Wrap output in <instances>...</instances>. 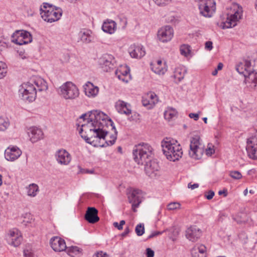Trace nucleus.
Instances as JSON below:
<instances>
[{"instance_id":"nucleus-34","label":"nucleus","mask_w":257,"mask_h":257,"mask_svg":"<svg viewBox=\"0 0 257 257\" xmlns=\"http://www.w3.org/2000/svg\"><path fill=\"white\" fill-rule=\"evenodd\" d=\"M177 112L174 109H168L164 112V117L166 119L170 120L175 117Z\"/></svg>"},{"instance_id":"nucleus-1","label":"nucleus","mask_w":257,"mask_h":257,"mask_svg":"<svg viewBox=\"0 0 257 257\" xmlns=\"http://www.w3.org/2000/svg\"><path fill=\"white\" fill-rule=\"evenodd\" d=\"M86 123L77 124L79 134L87 143L92 144L97 138L105 140V143L100 145L106 147L113 145L117 139V132L112 120L103 112L93 110L83 114L79 117Z\"/></svg>"},{"instance_id":"nucleus-59","label":"nucleus","mask_w":257,"mask_h":257,"mask_svg":"<svg viewBox=\"0 0 257 257\" xmlns=\"http://www.w3.org/2000/svg\"><path fill=\"white\" fill-rule=\"evenodd\" d=\"M130 232V230L129 229V227H127L126 228H125L124 229V232L121 234V235L122 236H126L127 234L129 233V232Z\"/></svg>"},{"instance_id":"nucleus-28","label":"nucleus","mask_w":257,"mask_h":257,"mask_svg":"<svg viewBox=\"0 0 257 257\" xmlns=\"http://www.w3.org/2000/svg\"><path fill=\"white\" fill-rule=\"evenodd\" d=\"M206 248L203 244H196L191 249L192 257H206Z\"/></svg>"},{"instance_id":"nucleus-18","label":"nucleus","mask_w":257,"mask_h":257,"mask_svg":"<svg viewBox=\"0 0 257 257\" xmlns=\"http://www.w3.org/2000/svg\"><path fill=\"white\" fill-rule=\"evenodd\" d=\"M202 231L196 226H191L186 231V236L192 242H196L200 237Z\"/></svg>"},{"instance_id":"nucleus-61","label":"nucleus","mask_w":257,"mask_h":257,"mask_svg":"<svg viewBox=\"0 0 257 257\" xmlns=\"http://www.w3.org/2000/svg\"><path fill=\"white\" fill-rule=\"evenodd\" d=\"M24 255L25 257H32V254L28 250H24Z\"/></svg>"},{"instance_id":"nucleus-25","label":"nucleus","mask_w":257,"mask_h":257,"mask_svg":"<svg viewBox=\"0 0 257 257\" xmlns=\"http://www.w3.org/2000/svg\"><path fill=\"white\" fill-rule=\"evenodd\" d=\"M246 150L250 158L257 160V143H254L249 139L247 140Z\"/></svg>"},{"instance_id":"nucleus-33","label":"nucleus","mask_w":257,"mask_h":257,"mask_svg":"<svg viewBox=\"0 0 257 257\" xmlns=\"http://www.w3.org/2000/svg\"><path fill=\"white\" fill-rule=\"evenodd\" d=\"M38 191V186L36 184H32L29 185L27 193L29 196L34 197L36 195Z\"/></svg>"},{"instance_id":"nucleus-17","label":"nucleus","mask_w":257,"mask_h":257,"mask_svg":"<svg viewBox=\"0 0 257 257\" xmlns=\"http://www.w3.org/2000/svg\"><path fill=\"white\" fill-rule=\"evenodd\" d=\"M141 192V190L135 189L128 197L129 202L132 204V209L135 212H137V208L142 202Z\"/></svg>"},{"instance_id":"nucleus-4","label":"nucleus","mask_w":257,"mask_h":257,"mask_svg":"<svg viewBox=\"0 0 257 257\" xmlns=\"http://www.w3.org/2000/svg\"><path fill=\"white\" fill-rule=\"evenodd\" d=\"M161 146L163 153L168 160L174 162L182 157L183 151L177 141L166 138L162 141Z\"/></svg>"},{"instance_id":"nucleus-29","label":"nucleus","mask_w":257,"mask_h":257,"mask_svg":"<svg viewBox=\"0 0 257 257\" xmlns=\"http://www.w3.org/2000/svg\"><path fill=\"white\" fill-rule=\"evenodd\" d=\"M187 73V69L184 66H180L175 68L174 71L173 77L175 79V82L179 83L184 78Z\"/></svg>"},{"instance_id":"nucleus-51","label":"nucleus","mask_w":257,"mask_h":257,"mask_svg":"<svg viewBox=\"0 0 257 257\" xmlns=\"http://www.w3.org/2000/svg\"><path fill=\"white\" fill-rule=\"evenodd\" d=\"M205 196L208 200H210L214 196V192L212 190H210L207 192V194H205Z\"/></svg>"},{"instance_id":"nucleus-38","label":"nucleus","mask_w":257,"mask_h":257,"mask_svg":"<svg viewBox=\"0 0 257 257\" xmlns=\"http://www.w3.org/2000/svg\"><path fill=\"white\" fill-rule=\"evenodd\" d=\"M21 35H22V36H24V40L26 41V44H28L29 43H30L32 41V37L31 35V34L28 32V31H24V30H21Z\"/></svg>"},{"instance_id":"nucleus-14","label":"nucleus","mask_w":257,"mask_h":257,"mask_svg":"<svg viewBox=\"0 0 257 257\" xmlns=\"http://www.w3.org/2000/svg\"><path fill=\"white\" fill-rule=\"evenodd\" d=\"M55 157L58 163L61 165H67L71 161L70 154L63 149L57 150L55 153Z\"/></svg>"},{"instance_id":"nucleus-49","label":"nucleus","mask_w":257,"mask_h":257,"mask_svg":"<svg viewBox=\"0 0 257 257\" xmlns=\"http://www.w3.org/2000/svg\"><path fill=\"white\" fill-rule=\"evenodd\" d=\"M146 255L147 257H154V251L150 248L146 249Z\"/></svg>"},{"instance_id":"nucleus-20","label":"nucleus","mask_w":257,"mask_h":257,"mask_svg":"<svg viewBox=\"0 0 257 257\" xmlns=\"http://www.w3.org/2000/svg\"><path fill=\"white\" fill-rule=\"evenodd\" d=\"M128 52L132 58H141L146 54L144 48L140 45H133L128 48Z\"/></svg>"},{"instance_id":"nucleus-58","label":"nucleus","mask_w":257,"mask_h":257,"mask_svg":"<svg viewBox=\"0 0 257 257\" xmlns=\"http://www.w3.org/2000/svg\"><path fill=\"white\" fill-rule=\"evenodd\" d=\"M199 187V185L197 183H195L194 184H191V183H189L188 184V187L189 188H191V189H194Z\"/></svg>"},{"instance_id":"nucleus-5","label":"nucleus","mask_w":257,"mask_h":257,"mask_svg":"<svg viewBox=\"0 0 257 257\" xmlns=\"http://www.w3.org/2000/svg\"><path fill=\"white\" fill-rule=\"evenodd\" d=\"M153 148L148 144H140L133 150L135 161L140 165L146 163L153 158Z\"/></svg>"},{"instance_id":"nucleus-6","label":"nucleus","mask_w":257,"mask_h":257,"mask_svg":"<svg viewBox=\"0 0 257 257\" xmlns=\"http://www.w3.org/2000/svg\"><path fill=\"white\" fill-rule=\"evenodd\" d=\"M40 11L42 19L49 23L59 20L62 14V11L60 8L53 7L52 5L46 3H43Z\"/></svg>"},{"instance_id":"nucleus-47","label":"nucleus","mask_w":257,"mask_h":257,"mask_svg":"<svg viewBox=\"0 0 257 257\" xmlns=\"http://www.w3.org/2000/svg\"><path fill=\"white\" fill-rule=\"evenodd\" d=\"M214 146L212 145L210 146H208V148L206 149V154L207 156H211L215 152L213 149Z\"/></svg>"},{"instance_id":"nucleus-22","label":"nucleus","mask_w":257,"mask_h":257,"mask_svg":"<svg viewBox=\"0 0 257 257\" xmlns=\"http://www.w3.org/2000/svg\"><path fill=\"white\" fill-rule=\"evenodd\" d=\"M97 214L98 211L95 208L88 207L85 215V219L89 223H96L99 219Z\"/></svg>"},{"instance_id":"nucleus-32","label":"nucleus","mask_w":257,"mask_h":257,"mask_svg":"<svg viewBox=\"0 0 257 257\" xmlns=\"http://www.w3.org/2000/svg\"><path fill=\"white\" fill-rule=\"evenodd\" d=\"M66 249L68 254L73 257L79 254L81 252V249L76 246H71L68 248L66 247Z\"/></svg>"},{"instance_id":"nucleus-55","label":"nucleus","mask_w":257,"mask_h":257,"mask_svg":"<svg viewBox=\"0 0 257 257\" xmlns=\"http://www.w3.org/2000/svg\"><path fill=\"white\" fill-rule=\"evenodd\" d=\"M189 116L191 118H193L195 120H197L199 118V114L198 113H190Z\"/></svg>"},{"instance_id":"nucleus-21","label":"nucleus","mask_w":257,"mask_h":257,"mask_svg":"<svg viewBox=\"0 0 257 257\" xmlns=\"http://www.w3.org/2000/svg\"><path fill=\"white\" fill-rule=\"evenodd\" d=\"M115 106L116 110L120 113L126 115L132 113L130 104L124 101L118 100L116 102Z\"/></svg>"},{"instance_id":"nucleus-9","label":"nucleus","mask_w":257,"mask_h":257,"mask_svg":"<svg viewBox=\"0 0 257 257\" xmlns=\"http://www.w3.org/2000/svg\"><path fill=\"white\" fill-rule=\"evenodd\" d=\"M200 14L207 18L211 17L215 10V2L214 0H196Z\"/></svg>"},{"instance_id":"nucleus-39","label":"nucleus","mask_w":257,"mask_h":257,"mask_svg":"<svg viewBox=\"0 0 257 257\" xmlns=\"http://www.w3.org/2000/svg\"><path fill=\"white\" fill-rule=\"evenodd\" d=\"M9 126V122L7 119L0 117V131H5Z\"/></svg>"},{"instance_id":"nucleus-63","label":"nucleus","mask_w":257,"mask_h":257,"mask_svg":"<svg viewBox=\"0 0 257 257\" xmlns=\"http://www.w3.org/2000/svg\"><path fill=\"white\" fill-rule=\"evenodd\" d=\"M223 66V64L222 63H219L218 64L217 67V68L216 69L218 71V70H221L222 69Z\"/></svg>"},{"instance_id":"nucleus-42","label":"nucleus","mask_w":257,"mask_h":257,"mask_svg":"<svg viewBox=\"0 0 257 257\" xmlns=\"http://www.w3.org/2000/svg\"><path fill=\"white\" fill-rule=\"evenodd\" d=\"M135 231L137 235H142L145 232V228L144 224L141 223L138 224L136 227Z\"/></svg>"},{"instance_id":"nucleus-26","label":"nucleus","mask_w":257,"mask_h":257,"mask_svg":"<svg viewBox=\"0 0 257 257\" xmlns=\"http://www.w3.org/2000/svg\"><path fill=\"white\" fill-rule=\"evenodd\" d=\"M92 33V31L88 29H83L81 30L78 33L80 40L83 43H90L92 42L93 38Z\"/></svg>"},{"instance_id":"nucleus-62","label":"nucleus","mask_w":257,"mask_h":257,"mask_svg":"<svg viewBox=\"0 0 257 257\" xmlns=\"http://www.w3.org/2000/svg\"><path fill=\"white\" fill-rule=\"evenodd\" d=\"M218 194L219 195H221V194H224V196H226L227 195V190H220L219 192H218Z\"/></svg>"},{"instance_id":"nucleus-15","label":"nucleus","mask_w":257,"mask_h":257,"mask_svg":"<svg viewBox=\"0 0 257 257\" xmlns=\"http://www.w3.org/2000/svg\"><path fill=\"white\" fill-rule=\"evenodd\" d=\"M143 165L145 166V171L146 174L150 177H155L160 169L158 163L152 159L143 164Z\"/></svg>"},{"instance_id":"nucleus-23","label":"nucleus","mask_w":257,"mask_h":257,"mask_svg":"<svg viewBox=\"0 0 257 257\" xmlns=\"http://www.w3.org/2000/svg\"><path fill=\"white\" fill-rule=\"evenodd\" d=\"M28 135L30 141L34 143L42 138L43 133L40 128L32 127L29 130Z\"/></svg>"},{"instance_id":"nucleus-37","label":"nucleus","mask_w":257,"mask_h":257,"mask_svg":"<svg viewBox=\"0 0 257 257\" xmlns=\"http://www.w3.org/2000/svg\"><path fill=\"white\" fill-rule=\"evenodd\" d=\"M152 70L154 71L156 74L158 75H163L167 71V69L165 67H163L162 66H154L153 65L152 67Z\"/></svg>"},{"instance_id":"nucleus-27","label":"nucleus","mask_w":257,"mask_h":257,"mask_svg":"<svg viewBox=\"0 0 257 257\" xmlns=\"http://www.w3.org/2000/svg\"><path fill=\"white\" fill-rule=\"evenodd\" d=\"M84 91L86 95L89 97H94L98 93L99 88L94 86L90 82H87L84 87Z\"/></svg>"},{"instance_id":"nucleus-56","label":"nucleus","mask_w":257,"mask_h":257,"mask_svg":"<svg viewBox=\"0 0 257 257\" xmlns=\"http://www.w3.org/2000/svg\"><path fill=\"white\" fill-rule=\"evenodd\" d=\"M80 172L82 174H93L94 172L93 170H89L88 169H80Z\"/></svg>"},{"instance_id":"nucleus-2","label":"nucleus","mask_w":257,"mask_h":257,"mask_svg":"<svg viewBox=\"0 0 257 257\" xmlns=\"http://www.w3.org/2000/svg\"><path fill=\"white\" fill-rule=\"evenodd\" d=\"M236 70L244 76L247 87L252 89H257V73L253 72L250 61L245 60L240 62L236 65Z\"/></svg>"},{"instance_id":"nucleus-60","label":"nucleus","mask_w":257,"mask_h":257,"mask_svg":"<svg viewBox=\"0 0 257 257\" xmlns=\"http://www.w3.org/2000/svg\"><path fill=\"white\" fill-rule=\"evenodd\" d=\"M113 224V226L117 228L118 230H121L123 228V227L120 226L119 223H117V222H114Z\"/></svg>"},{"instance_id":"nucleus-8","label":"nucleus","mask_w":257,"mask_h":257,"mask_svg":"<svg viewBox=\"0 0 257 257\" xmlns=\"http://www.w3.org/2000/svg\"><path fill=\"white\" fill-rule=\"evenodd\" d=\"M59 93L65 99H74L78 97L79 92L77 86L71 82L64 83L59 88Z\"/></svg>"},{"instance_id":"nucleus-11","label":"nucleus","mask_w":257,"mask_h":257,"mask_svg":"<svg viewBox=\"0 0 257 257\" xmlns=\"http://www.w3.org/2000/svg\"><path fill=\"white\" fill-rule=\"evenodd\" d=\"M8 243L14 246H19L22 240L21 233L17 228H13L9 230L6 236Z\"/></svg>"},{"instance_id":"nucleus-46","label":"nucleus","mask_w":257,"mask_h":257,"mask_svg":"<svg viewBox=\"0 0 257 257\" xmlns=\"http://www.w3.org/2000/svg\"><path fill=\"white\" fill-rule=\"evenodd\" d=\"M180 207V204L178 202H171L169 203L167 206L168 209L170 210L177 209Z\"/></svg>"},{"instance_id":"nucleus-16","label":"nucleus","mask_w":257,"mask_h":257,"mask_svg":"<svg viewBox=\"0 0 257 257\" xmlns=\"http://www.w3.org/2000/svg\"><path fill=\"white\" fill-rule=\"evenodd\" d=\"M22 155L21 150L17 146L9 147L5 152V157L9 161H14L18 159Z\"/></svg>"},{"instance_id":"nucleus-30","label":"nucleus","mask_w":257,"mask_h":257,"mask_svg":"<svg viewBox=\"0 0 257 257\" xmlns=\"http://www.w3.org/2000/svg\"><path fill=\"white\" fill-rule=\"evenodd\" d=\"M21 31H16L12 36L11 41L16 44L22 45L26 44V41L24 40V36L21 35Z\"/></svg>"},{"instance_id":"nucleus-48","label":"nucleus","mask_w":257,"mask_h":257,"mask_svg":"<svg viewBox=\"0 0 257 257\" xmlns=\"http://www.w3.org/2000/svg\"><path fill=\"white\" fill-rule=\"evenodd\" d=\"M120 21L121 23V25H122V29H125L126 27L127 21V19L125 17H122L120 18Z\"/></svg>"},{"instance_id":"nucleus-19","label":"nucleus","mask_w":257,"mask_h":257,"mask_svg":"<svg viewBox=\"0 0 257 257\" xmlns=\"http://www.w3.org/2000/svg\"><path fill=\"white\" fill-rule=\"evenodd\" d=\"M50 244L51 247L55 251H62L66 249L64 240L57 236L51 239Z\"/></svg>"},{"instance_id":"nucleus-12","label":"nucleus","mask_w":257,"mask_h":257,"mask_svg":"<svg viewBox=\"0 0 257 257\" xmlns=\"http://www.w3.org/2000/svg\"><path fill=\"white\" fill-rule=\"evenodd\" d=\"M98 63L104 71L108 72L113 68L115 61L112 55L105 54L99 58Z\"/></svg>"},{"instance_id":"nucleus-53","label":"nucleus","mask_w":257,"mask_h":257,"mask_svg":"<svg viewBox=\"0 0 257 257\" xmlns=\"http://www.w3.org/2000/svg\"><path fill=\"white\" fill-rule=\"evenodd\" d=\"M93 257H107V254L105 252L100 251L95 253Z\"/></svg>"},{"instance_id":"nucleus-64","label":"nucleus","mask_w":257,"mask_h":257,"mask_svg":"<svg viewBox=\"0 0 257 257\" xmlns=\"http://www.w3.org/2000/svg\"><path fill=\"white\" fill-rule=\"evenodd\" d=\"M162 64V61L160 60H159L157 61L156 64H154V66H161Z\"/></svg>"},{"instance_id":"nucleus-40","label":"nucleus","mask_w":257,"mask_h":257,"mask_svg":"<svg viewBox=\"0 0 257 257\" xmlns=\"http://www.w3.org/2000/svg\"><path fill=\"white\" fill-rule=\"evenodd\" d=\"M130 68L126 66H121L119 69L115 71V74L119 73L121 75H130Z\"/></svg>"},{"instance_id":"nucleus-24","label":"nucleus","mask_w":257,"mask_h":257,"mask_svg":"<svg viewBox=\"0 0 257 257\" xmlns=\"http://www.w3.org/2000/svg\"><path fill=\"white\" fill-rule=\"evenodd\" d=\"M116 26L115 21L110 19H107L103 23L102 30L105 33L112 34L116 30Z\"/></svg>"},{"instance_id":"nucleus-35","label":"nucleus","mask_w":257,"mask_h":257,"mask_svg":"<svg viewBox=\"0 0 257 257\" xmlns=\"http://www.w3.org/2000/svg\"><path fill=\"white\" fill-rule=\"evenodd\" d=\"M180 51L181 55L187 57L191 52L190 47L188 45H182L180 47Z\"/></svg>"},{"instance_id":"nucleus-43","label":"nucleus","mask_w":257,"mask_h":257,"mask_svg":"<svg viewBox=\"0 0 257 257\" xmlns=\"http://www.w3.org/2000/svg\"><path fill=\"white\" fill-rule=\"evenodd\" d=\"M229 175L234 179L239 180L242 178L241 173L238 171H230Z\"/></svg>"},{"instance_id":"nucleus-57","label":"nucleus","mask_w":257,"mask_h":257,"mask_svg":"<svg viewBox=\"0 0 257 257\" xmlns=\"http://www.w3.org/2000/svg\"><path fill=\"white\" fill-rule=\"evenodd\" d=\"M7 46H8V45L6 42H5L2 40H0V50L1 51H2L3 49H4L6 47H7Z\"/></svg>"},{"instance_id":"nucleus-13","label":"nucleus","mask_w":257,"mask_h":257,"mask_svg":"<svg viewBox=\"0 0 257 257\" xmlns=\"http://www.w3.org/2000/svg\"><path fill=\"white\" fill-rule=\"evenodd\" d=\"M174 35V31L170 26H165L162 27L158 32V37L162 42H167L170 41Z\"/></svg>"},{"instance_id":"nucleus-7","label":"nucleus","mask_w":257,"mask_h":257,"mask_svg":"<svg viewBox=\"0 0 257 257\" xmlns=\"http://www.w3.org/2000/svg\"><path fill=\"white\" fill-rule=\"evenodd\" d=\"M19 92L20 97L24 101L31 102L36 99V88L30 82L22 84L20 86Z\"/></svg>"},{"instance_id":"nucleus-44","label":"nucleus","mask_w":257,"mask_h":257,"mask_svg":"<svg viewBox=\"0 0 257 257\" xmlns=\"http://www.w3.org/2000/svg\"><path fill=\"white\" fill-rule=\"evenodd\" d=\"M154 3L159 7H165L169 5L172 0H153Z\"/></svg>"},{"instance_id":"nucleus-45","label":"nucleus","mask_w":257,"mask_h":257,"mask_svg":"<svg viewBox=\"0 0 257 257\" xmlns=\"http://www.w3.org/2000/svg\"><path fill=\"white\" fill-rule=\"evenodd\" d=\"M117 78L121 80L122 81L127 83L129 81V80L131 79V75H121L119 73L115 74Z\"/></svg>"},{"instance_id":"nucleus-10","label":"nucleus","mask_w":257,"mask_h":257,"mask_svg":"<svg viewBox=\"0 0 257 257\" xmlns=\"http://www.w3.org/2000/svg\"><path fill=\"white\" fill-rule=\"evenodd\" d=\"M200 137L195 136L191 138L190 144V150L189 151V156L195 160H198L201 158L203 150L200 147Z\"/></svg>"},{"instance_id":"nucleus-31","label":"nucleus","mask_w":257,"mask_h":257,"mask_svg":"<svg viewBox=\"0 0 257 257\" xmlns=\"http://www.w3.org/2000/svg\"><path fill=\"white\" fill-rule=\"evenodd\" d=\"M33 84L36 88V91H42L46 90L48 88L47 82L45 80L40 77L36 78L34 81Z\"/></svg>"},{"instance_id":"nucleus-50","label":"nucleus","mask_w":257,"mask_h":257,"mask_svg":"<svg viewBox=\"0 0 257 257\" xmlns=\"http://www.w3.org/2000/svg\"><path fill=\"white\" fill-rule=\"evenodd\" d=\"M205 48L206 50L210 51L212 49V42L211 41H207L205 44Z\"/></svg>"},{"instance_id":"nucleus-54","label":"nucleus","mask_w":257,"mask_h":257,"mask_svg":"<svg viewBox=\"0 0 257 257\" xmlns=\"http://www.w3.org/2000/svg\"><path fill=\"white\" fill-rule=\"evenodd\" d=\"M162 233H163V232L158 231H154V232H152L148 236V238L150 239V238H152L153 237H156V236H157L158 235H159L161 234Z\"/></svg>"},{"instance_id":"nucleus-36","label":"nucleus","mask_w":257,"mask_h":257,"mask_svg":"<svg viewBox=\"0 0 257 257\" xmlns=\"http://www.w3.org/2000/svg\"><path fill=\"white\" fill-rule=\"evenodd\" d=\"M8 67L7 64L0 61V79L4 78L7 73Z\"/></svg>"},{"instance_id":"nucleus-52","label":"nucleus","mask_w":257,"mask_h":257,"mask_svg":"<svg viewBox=\"0 0 257 257\" xmlns=\"http://www.w3.org/2000/svg\"><path fill=\"white\" fill-rule=\"evenodd\" d=\"M149 99L152 100L153 101H154L155 103L157 101V96L154 93H151L150 95H148V96Z\"/></svg>"},{"instance_id":"nucleus-3","label":"nucleus","mask_w":257,"mask_h":257,"mask_svg":"<svg viewBox=\"0 0 257 257\" xmlns=\"http://www.w3.org/2000/svg\"><path fill=\"white\" fill-rule=\"evenodd\" d=\"M227 11L226 20L220 24V27L223 29L235 27L242 17V8L236 3H232L227 8Z\"/></svg>"},{"instance_id":"nucleus-41","label":"nucleus","mask_w":257,"mask_h":257,"mask_svg":"<svg viewBox=\"0 0 257 257\" xmlns=\"http://www.w3.org/2000/svg\"><path fill=\"white\" fill-rule=\"evenodd\" d=\"M143 105L145 106H148L149 108H151L155 105L154 101L147 98H144L142 100Z\"/></svg>"}]
</instances>
